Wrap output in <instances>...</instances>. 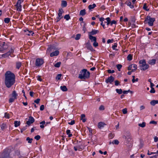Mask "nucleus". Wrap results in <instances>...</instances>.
Returning a JSON list of instances; mask_svg holds the SVG:
<instances>
[{
  "mask_svg": "<svg viewBox=\"0 0 158 158\" xmlns=\"http://www.w3.org/2000/svg\"><path fill=\"white\" fill-rule=\"evenodd\" d=\"M138 126L142 128L146 126V123L144 122H143L142 123H139Z\"/></svg>",
  "mask_w": 158,
  "mask_h": 158,
  "instance_id": "29",
  "label": "nucleus"
},
{
  "mask_svg": "<svg viewBox=\"0 0 158 158\" xmlns=\"http://www.w3.org/2000/svg\"><path fill=\"white\" fill-rule=\"evenodd\" d=\"M37 77V80L40 81H42V79L41 78V76H38Z\"/></svg>",
  "mask_w": 158,
  "mask_h": 158,
  "instance_id": "64",
  "label": "nucleus"
},
{
  "mask_svg": "<svg viewBox=\"0 0 158 158\" xmlns=\"http://www.w3.org/2000/svg\"><path fill=\"white\" fill-rule=\"evenodd\" d=\"M123 137L125 139V142L127 143H128L131 139V134L129 132H127Z\"/></svg>",
  "mask_w": 158,
  "mask_h": 158,
  "instance_id": "6",
  "label": "nucleus"
},
{
  "mask_svg": "<svg viewBox=\"0 0 158 158\" xmlns=\"http://www.w3.org/2000/svg\"><path fill=\"white\" fill-rule=\"evenodd\" d=\"M5 117L7 118H10L9 114L7 113H5Z\"/></svg>",
  "mask_w": 158,
  "mask_h": 158,
  "instance_id": "49",
  "label": "nucleus"
},
{
  "mask_svg": "<svg viewBox=\"0 0 158 158\" xmlns=\"http://www.w3.org/2000/svg\"><path fill=\"white\" fill-rule=\"evenodd\" d=\"M117 68L119 71H120V69L122 67V65L120 64H118L116 65Z\"/></svg>",
  "mask_w": 158,
  "mask_h": 158,
  "instance_id": "42",
  "label": "nucleus"
},
{
  "mask_svg": "<svg viewBox=\"0 0 158 158\" xmlns=\"http://www.w3.org/2000/svg\"><path fill=\"white\" fill-rule=\"evenodd\" d=\"M18 94H17L16 91L14 90L12 93L11 96L12 97L14 98L17 99Z\"/></svg>",
  "mask_w": 158,
  "mask_h": 158,
  "instance_id": "18",
  "label": "nucleus"
},
{
  "mask_svg": "<svg viewBox=\"0 0 158 158\" xmlns=\"http://www.w3.org/2000/svg\"><path fill=\"white\" fill-rule=\"evenodd\" d=\"M10 44L9 43L5 42H2L0 43V52H4L7 48H10L8 52L2 55L3 57H6L14 52V47L10 46Z\"/></svg>",
  "mask_w": 158,
  "mask_h": 158,
  "instance_id": "2",
  "label": "nucleus"
},
{
  "mask_svg": "<svg viewBox=\"0 0 158 158\" xmlns=\"http://www.w3.org/2000/svg\"><path fill=\"white\" fill-rule=\"evenodd\" d=\"M132 68H133V69H132V71L134 72L137 69V65L135 64H132Z\"/></svg>",
  "mask_w": 158,
  "mask_h": 158,
  "instance_id": "31",
  "label": "nucleus"
},
{
  "mask_svg": "<svg viewBox=\"0 0 158 158\" xmlns=\"http://www.w3.org/2000/svg\"><path fill=\"white\" fill-rule=\"evenodd\" d=\"M16 98H14L11 97L9 99V102L10 103H11L14 102Z\"/></svg>",
  "mask_w": 158,
  "mask_h": 158,
  "instance_id": "43",
  "label": "nucleus"
},
{
  "mask_svg": "<svg viewBox=\"0 0 158 158\" xmlns=\"http://www.w3.org/2000/svg\"><path fill=\"white\" fill-rule=\"evenodd\" d=\"M44 109V105H41L40 107V110H43Z\"/></svg>",
  "mask_w": 158,
  "mask_h": 158,
  "instance_id": "61",
  "label": "nucleus"
},
{
  "mask_svg": "<svg viewBox=\"0 0 158 158\" xmlns=\"http://www.w3.org/2000/svg\"><path fill=\"white\" fill-rule=\"evenodd\" d=\"M44 63V60L42 58H37L35 60V65L37 67H40Z\"/></svg>",
  "mask_w": 158,
  "mask_h": 158,
  "instance_id": "8",
  "label": "nucleus"
},
{
  "mask_svg": "<svg viewBox=\"0 0 158 158\" xmlns=\"http://www.w3.org/2000/svg\"><path fill=\"white\" fill-rule=\"evenodd\" d=\"M86 14L85 9H84L80 10V15L82 16H84Z\"/></svg>",
  "mask_w": 158,
  "mask_h": 158,
  "instance_id": "22",
  "label": "nucleus"
},
{
  "mask_svg": "<svg viewBox=\"0 0 158 158\" xmlns=\"http://www.w3.org/2000/svg\"><path fill=\"white\" fill-rule=\"evenodd\" d=\"M5 84L6 87L10 88L15 82V74L10 71L6 72L5 75Z\"/></svg>",
  "mask_w": 158,
  "mask_h": 158,
  "instance_id": "1",
  "label": "nucleus"
},
{
  "mask_svg": "<svg viewBox=\"0 0 158 158\" xmlns=\"http://www.w3.org/2000/svg\"><path fill=\"white\" fill-rule=\"evenodd\" d=\"M150 92L151 93H154L155 92L154 89L153 88H151V89Z\"/></svg>",
  "mask_w": 158,
  "mask_h": 158,
  "instance_id": "53",
  "label": "nucleus"
},
{
  "mask_svg": "<svg viewBox=\"0 0 158 158\" xmlns=\"http://www.w3.org/2000/svg\"><path fill=\"white\" fill-rule=\"evenodd\" d=\"M93 45L95 47H97L98 46V43L96 42V41L94 42Z\"/></svg>",
  "mask_w": 158,
  "mask_h": 158,
  "instance_id": "48",
  "label": "nucleus"
},
{
  "mask_svg": "<svg viewBox=\"0 0 158 158\" xmlns=\"http://www.w3.org/2000/svg\"><path fill=\"white\" fill-rule=\"evenodd\" d=\"M23 2V0H19L15 6H16V10L19 11H21L22 10V6L21 5V3Z\"/></svg>",
  "mask_w": 158,
  "mask_h": 158,
  "instance_id": "9",
  "label": "nucleus"
},
{
  "mask_svg": "<svg viewBox=\"0 0 158 158\" xmlns=\"http://www.w3.org/2000/svg\"><path fill=\"white\" fill-rule=\"evenodd\" d=\"M106 124L103 122H100L98 123V126L99 128L101 129Z\"/></svg>",
  "mask_w": 158,
  "mask_h": 158,
  "instance_id": "19",
  "label": "nucleus"
},
{
  "mask_svg": "<svg viewBox=\"0 0 158 158\" xmlns=\"http://www.w3.org/2000/svg\"><path fill=\"white\" fill-rule=\"evenodd\" d=\"M26 140L28 141V143H32L33 139L32 138H30L29 137H28L26 138Z\"/></svg>",
  "mask_w": 158,
  "mask_h": 158,
  "instance_id": "37",
  "label": "nucleus"
},
{
  "mask_svg": "<svg viewBox=\"0 0 158 158\" xmlns=\"http://www.w3.org/2000/svg\"><path fill=\"white\" fill-rule=\"evenodd\" d=\"M59 53V52L58 51L56 50L55 51L52 52L50 54V56L51 57H53L55 56H57Z\"/></svg>",
  "mask_w": 158,
  "mask_h": 158,
  "instance_id": "14",
  "label": "nucleus"
},
{
  "mask_svg": "<svg viewBox=\"0 0 158 158\" xmlns=\"http://www.w3.org/2000/svg\"><path fill=\"white\" fill-rule=\"evenodd\" d=\"M40 124L41 125L40 127L41 128H44V125L45 124V122L44 121H42L40 123Z\"/></svg>",
  "mask_w": 158,
  "mask_h": 158,
  "instance_id": "25",
  "label": "nucleus"
},
{
  "mask_svg": "<svg viewBox=\"0 0 158 158\" xmlns=\"http://www.w3.org/2000/svg\"><path fill=\"white\" fill-rule=\"evenodd\" d=\"M89 38L91 42H94L96 41L97 38L91 35H89Z\"/></svg>",
  "mask_w": 158,
  "mask_h": 158,
  "instance_id": "17",
  "label": "nucleus"
},
{
  "mask_svg": "<svg viewBox=\"0 0 158 158\" xmlns=\"http://www.w3.org/2000/svg\"><path fill=\"white\" fill-rule=\"evenodd\" d=\"M139 63L140 64V69L141 70H145L149 67V65L146 64V60L144 59L140 60Z\"/></svg>",
  "mask_w": 158,
  "mask_h": 158,
  "instance_id": "5",
  "label": "nucleus"
},
{
  "mask_svg": "<svg viewBox=\"0 0 158 158\" xmlns=\"http://www.w3.org/2000/svg\"><path fill=\"white\" fill-rule=\"evenodd\" d=\"M40 99L39 98H37L36 100H35L34 101V102L38 104L39 103Z\"/></svg>",
  "mask_w": 158,
  "mask_h": 158,
  "instance_id": "58",
  "label": "nucleus"
},
{
  "mask_svg": "<svg viewBox=\"0 0 158 158\" xmlns=\"http://www.w3.org/2000/svg\"><path fill=\"white\" fill-rule=\"evenodd\" d=\"M122 112L123 114H125L127 113V109L126 108L122 110Z\"/></svg>",
  "mask_w": 158,
  "mask_h": 158,
  "instance_id": "47",
  "label": "nucleus"
},
{
  "mask_svg": "<svg viewBox=\"0 0 158 158\" xmlns=\"http://www.w3.org/2000/svg\"><path fill=\"white\" fill-rule=\"evenodd\" d=\"M130 91V90L129 89L128 90H124L123 92L124 94H127Z\"/></svg>",
  "mask_w": 158,
  "mask_h": 158,
  "instance_id": "59",
  "label": "nucleus"
},
{
  "mask_svg": "<svg viewBox=\"0 0 158 158\" xmlns=\"http://www.w3.org/2000/svg\"><path fill=\"white\" fill-rule=\"evenodd\" d=\"M96 6V4L94 3L92 5H89L88 6V8L89 10H91L94 8Z\"/></svg>",
  "mask_w": 158,
  "mask_h": 158,
  "instance_id": "24",
  "label": "nucleus"
},
{
  "mask_svg": "<svg viewBox=\"0 0 158 158\" xmlns=\"http://www.w3.org/2000/svg\"><path fill=\"white\" fill-rule=\"evenodd\" d=\"M116 92L119 94H121L123 92L122 90L121 89H116Z\"/></svg>",
  "mask_w": 158,
  "mask_h": 158,
  "instance_id": "33",
  "label": "nucleus"
},
{
  "mask_svg": "<svg viewBox=\"0 0 158 158\" xmlns=\"http://www.w3.org/2000/svg\"><path fill=\"white\" fill-rule=\"evenodd\" d=\"M20 122L19 121H15L14 122V124L15 126V127H17L19 126L20 125Z\"/></svg>",
  "mask_w": 158,
  "mask_h": 158,
  "instance_id": "28",
  "label": "nucleus"
},
{
  "mask_svg": "<svg viewBox=\"0 0 158 158\" xmlns=\"http://www.w3.org/2000/svg\"><path fill=\"white\" fill-rule=\"evenodd\" d=\"M126 4L128 6H130V7L132 9L134 7V6L133 5H132L131 2L127 1L126 2Z\"/></svg>",
  "mask_w": 158,
  "mask_h": 158,
  "instance_id": "20",
  "label": "nucleus"
},
{
  "mask_svg": "<svg viewBox=\"0 0 158 158\" xmlns=\"http://www.w3.org/2000/svg\"><path fill=\"white\" fill-rule=\"evenodd\" d=\"M85 48H86L87 49L90 50L91 51H93L94 50V49L91 46V45L89 43L87 42L85 44Z\"/></svg>",
  "mask_w": 158,
  "mask_h": 158,
  "instance_id": "12",
  "label": "nucleus"
},
{
  "mask_svg": "<svg viewBox=\"0 0 158 158\" xmlns=\"http://www.w3.org/2000/svg\"><path fill=\"white\" fill-rule=\"evenodd\" d=\"M67 5V2L65 1H62L61 6L63 7H65Z\"/></svg>",
  "mask_w": 158,
  "mask_h": 158,
  "instance_id": "23",
  "label": "nucleus"
},
{
  "mask_svg": "<svg viewBox=\"0 0 158 158\" xmlns=\"http://www.w3.org/2000/svg\"><path fill=\"white\" fill-rule=\"evenodd\" d=\"M64 18L66 19L67 20H69L70 19V17L69 15H65L64 17Z\"/></svg>",
  "mask_w": 158,
  "mask_h": 158,
  "instance_id": "38",
  "label": "nucleus"
},
{
  "mask_svg": "<svg viewBox=\"0 0 158 158\" xmlns=\"http://www.w3.org/2000/svg\"><path fill=\"white\" fill-rule=\"evenodd\" d=\"M24 31L25 32L26 34L29 36L32 35L34 33L33 31L27 29L25 30Z\"/></svg>",
  "mask_w": 158,
  "mask_h": 158,
  "instance_id": "13",
  "label": "nucleus"
},
{
  "mask_svg": "<svg viewBox=\"0 0 158 158\" xmlns=\"http://www.w3.org/2000/svg\"><path fill=\"white\" fill-rule=\"evenodd\" d=\"M119 141L117 139H115L112 142V143L113 144H115L116 145H118L119 143Z\"/></svg>",
  "mask_w": 158,
  "mask_h": 158,
  "instance_id": "35",
  "label": "nucleus"
},
{
  "mask_svg": "<svg viewBox=\"0 0 158 158\" xmlns=\"http://www.w3.org/2000/svg\"><path fill=\"white\" fill-rule=\"evenodd\" d=\"M35 119L34 118L31 116H30L29 117L28 120L27 122L26 123L28 126H30L31 124L33 123Z\"/></svg>",
  "mask_w": 158,
  "mask_h": 158,
  "instance_id": "10",
  "label": "nucleus"
},
{
  "mask_svg": "<svg viewBox=\"0 0 158 158\" xmlns=\"http://www.w3.org/2000/svg\"><path fill=\"white\" fill-rule=\"evenodd\" d=\"M132 69V64L130 65L128 67V69L129 70H131Z\"/></svg>",
  "mask_w": 158,
  "mask_h": 158,
  "instance_id": "57",
  "label": "nucleus"
},
{
  "mask_svg": "<svg viewBox=\"0 0 158 158\" xmlns=\"http://www.w3.org/2000/svg\"><path fill=\"white\" fill-rule=\"evenodd\" d=\"M64 12L62 8L59 9L58 15L56 19V22H59L63 18V16H62V15Z\"/></svg>",
  "mask_w": 158,
  "mask_h": 158,
  "instance_id": "7",
  "label": "nucleus"
},
{
  "mask_svg": "<svg viewBox=\"0 0 158 158\" xmlns=\"http://www.w3.org/2000/svg\"><path fill=\"white\" fill-rule=\"evenodd\" d=\"M60 88L63 91H66L68 90L66 87L65 85L61 86L60 87Z\"/></svg>",
  "mask_w": 158,
  "mask_h": 158,
  "instance_id": "26",
  "label": "nucleus"
},
{
  "mask_svg": "<svg viewBox=\"0 0 158 158\" xmlns=\"http://www.w3.org/2000/svg\"><path fill=\"white\" fill-rule=\"evenodd\" d=\"M27 128V126L23 127L21 129V132L22 133L24 131H25Z\"/></svg>",
  "mask_w": 158,
  "mask_h": 158,
  "instance_id": "44",
  "label": "nucleus"
},
{
  "mask_svg": "<svg viewBox=\"0 0 158 158\" xmlns=\"http://www.w3.org/2000/svg\"><path fill=\"white\" fill-rule=\"evenodd\" d=\"M66 133L68 135V137H70L72 136V134H70V130H67L66 131Z\"/></svg>",
  "mask_w": 158,
  "mask_h": 158,
  "instance_id": "32",
  "label": "nucleus"
},
{
  "mask_svg": "<svg viewBox=\"0 0 158 158\" xmlns=\"http://www.w3.org/2000/svg\"><path fill=\"white\" fill-rule=\"evenodd\" d=\"M156 61L155 59L150 60L148 61V63L151 65H154L156 63Z\"/></svg>",
  "mask_w": 158,
  "mask_h": 158,
  "instance_id": "15",
  "label": "nucleus"
},
{
  "mask_svg": "<svg viewBox=\"0 0 158 158\" xmlns=\"http://www.w3.org/2000/svg\"><path fill=\"white\" fill-rule=\"evenodd\" d=\"M106 20L107 21H105L104 23H106L107 25H108L110 23V18L108 17L106 19Z\"/></svg>",
  "mask_w": 158,
  "mask_h": 158,
  "instance_id": "27",
  "label": "nucleus"
},
{
  "mask_svg": "<svg viewBox=\"0 0 158 158\" xmlns=\"http://www.w3.org/2000/svg\"><path fill=\"white\" fill-rule=\"evenodd\" d=\"M21 66V63L20 62H18L16 63V68L18 69H19Z\"/></svg>",
  "mask_w": 158,
  "mask_h": 158,
  "instance_id": "40",
  "label": "nucleus"
},
{
  "mask_svg": "<svg viewBox=\"0 0 158 158\" xmlns=\"http://www.w3.org/2000/svg\"><path fill=\"white\" fill-rule=\"evenodd\" d=\"M108 73H114L115 71L114 70H111L109 69L107 70Z\"/></svg>",
  "mask_w": 158,
  "mask_h": 158,
  "instance_id": "54",
  "label": "nucleus"
},
{
  "mask_svg": "<svg viewBox=\"0 0 158 158\" xmlns=\"http://www.w3.org/2000/svg\"><path fill=\"white\" fill-rule=\"evenodd\" d=\"M61 64V62H58L54 64V66L56 68H59L60 67Z\"/></svg>",
  "mask_w": 158,
  "mask_h": 158,
  "instance_id": "36",
  "label": "nucleus"
},
{
  "mask_svg": "<svg viewBox=\"0 0 158 158\" xmlns=\"http://www.w3.org/2000/svg\"><path fill=\"white\" fill-rule=\"evenodd\" d=\"M10 21V19L8 18H5L4 19V21L6 23H8Z\"/></svg>",
  "mask_w": 158,
  "mask_h": 158,
  "instance_id": "39",
  "label": "nucleus"
},
{
  "mask_svg": "<svg viewBox=\"0 0 158 158\" xmlns=\"http://www.w3.org/2000/svg\"><path fill=\"white\" fill-rule=\"evenodd\" d=\"M114 83H115V85L116 86L118 85L119 83V81L117 80L115 81H114Z\"/></svg>",
  "mask_w": 158,
  "mask_h": 158,
  "instance_id": "63",
  "label": "nucleus"
},
{
  "mask_svg": "<svg viewBox=\"0 0 158 158\" xmlns=\"http://www.w3.org/2000/svg\"><path fill=\"white\" fill-rule=\"evenodd\" d=\"M117 47V44L116 43H115L114 45H113L112 47V48L114 50L116 49L115 48Z\"/></svg>",
  "mask_w": 158,
  "mask_h": 158,
  "instance_id": "60",
  "label": "nucleus"
},
{
  "mask_svg": "<svg viewBox=\"0 0 158 158\" xmlns=\"http://www.w3.org/2000/svg\"><path fill=\"white\" fill-rule=\"evenodd\" d=\"M89 75V72L86 69H84L80 72L78 77L81 79H85L88 78Z\"/></svg>",
  "mask_w": 158,
  "mask_h": 158,
  "instance_id": "3",
  "label": "nucleus"
},
{
  "mask_svg": "<svg viewBox=\"0 0 158 158\" xmlns=\"http://www.w3.org/2000/svg\"><path fill=\"white\" fill-rule=\"evenodd\" d=\"M127 60L129 61L131 60L132 59V56L131 54H129L127 56Z\"/></svg>",
  "mask_w": 158,
  "mask_h": 158,
  "instance_id": "34",
  "label": "nucleus"
},
{
  "mask_svg": "<svg viewBox=\"0 0 158 158\" xmlns=\"http://www.w3.org/2000/svg\"><path fill=\"white\" fill-rule=\"evenodd\" d=\"M81 36V35L80 34H77L76 35V37L75 38V40H79Z\"/></svg>",
  "mask_w": 158,
  "mask_h": 158,
  "instance_id": "41",
  "label": "nucleus"
},
{
  "mask_svg": "<svg viewBox=\"0 0 158 158\" xmlns=\"http://www.w3.org/2000/svg\"><path fill=\"white\" fill-rule=\"evenodd\" d=\"M75 123V121L74 120H71L70 122H69L68 124L70 125H73Z\"/></svg>",
  "mask_w": 158,
  "mask_h": 158,
  "instance_id": "56",
  "label": "nucleus"
},
{
  "mask_svg": "<svg viewBox=\"0 0 158 158\" xmlns=\"http://www.w3.org/2000/svg\"><path fill=\"white\" fill-rule=\"evenodd\" d=\"M110 23L111 25H112L113 24H115L116 23V22L115 20H113L111 22H110Z\"/></svg>",
  "mask_w": 158,
  "mask_h": 158,
  "instance_id": "55",
  "label": "nucleus"
},
{
  "mask_svg": "<svg viewBox=\"0 0 158 158\" xmlns=\"http://www.w3.org/2000/svg\"><path fill=\"white\" fill-rule=\"evenodd\" d=\"M155 20V19L154 18H151L150 16L148 15L145 19L144 23L148 24L150 26H152L153 25Z\"/></svg>",
  "mask_w": 158,
  "mask_h": 158,
  "instance_id": "4",
  "label": "nucleus"
},
{
  "mask_svg": "<svg viewBox=\"0 0 158 158\" xmlns=\"http://www.w3.org/2000/svg\"><path fill=\"white\" fill-rule=\"evenodd\" d=\"M105 109L103 105H101L99 107V110H104Z\"/></svg>",
  "mask_w": 158,
  "mask_h": 158,
  "instance_id": "50",
  "label": "nucleus"
},
{
  "mask_svg": "<svg viewBox=\"0 0 158 158\" xmlns=\"http://www.w3.org/2000/svg\"><path fill=\"white\" fill-rule=\"evenodd\" d=\"M143 9L144 10L147 11H148L149 10V9L148 8V7L147 6V4L146 3L144 4Z\"/></svg>",
  "mask_w": 158,
  "mask_h": 158,
  "instance_id": "30",
  "label": "nucleus"
},
{
  "mask_svg": "<svg viewBox=\"0 0 158 158\" xmlns=\"http://www.w3.org/2000/svg\"><path fill=\"white\" fill-rule=\"evenodd\" d=\"M149 151H148V152L147 153L148 155H151L152 154H154L155 153H158V151H156V152H151V154H149Z\"/></svg>",
  "mask_w": 158,
  "mask_h": 158,
  "instance_id": "51",
  "label": "nucleus"
},
{
  "mask_svg": "<svg viewBox=\"0 0 158 158\" xmlns=\"http://www.w3.org/2000/svg\"><path fill=\"white\" fill-rule=\"evenodd\" d=\"M154 141L155 142H157L158 141V137L156 136L154 137Z\"/></svg>",
  "mask_w": 158,
  "mask_h": 158,
  "instance_id": "62",
  "label": "nucleus"
},
{
  "mask_svg": "<svg viewBox=\"0 0 158 158\" xmlns=\"http://www.w3.org/2000/svg\"><path fill=\"white\" fill-rule=\"evenodd\" d=\"M114 78L112 76H110L106 80V83H111L114 80Z\"/></svg>",
  "mask_w": 158,
  "mask_h": 158,
  "instance_id": "11",
  "label": "nucleus"
},
{
  "mask_svg": "<svg viewBox=\"0 0 158 158\" xmlns=\"http://www.w3.org/2000/svg\"><path fill=\"white\" fill-rule=\"evenodd\" d=\"M114 136V134H112V133H110L109 134V137L110 139H112Z\"/></svg>",
  "mask_w": 158,
  "mask_h": 158,
  "instance_id": "45",
  "label": "nucleus"
},
{
  "mask_svg": "<svg viewBox=\"0 0 158 158\" xmlns=\"http://www.w3.org/2000/svg\"><path fill=\"white\" fill-rule=\"evenodd\" d=\"M35 139H36V140H38L40 139V137L39 135H37L35 136L34 137Z\"/></svg>",
  "mask_w": 158,
  "mask_h": 158,
  "instance_id": "52",
  "label": "nucleus"
},
{
  "mask_svg": "<svg viewBox=\"0 0 158 158\" xmlns=\"http://www.w3.org/2000/svg\"><path fill=\"white\" fill-rule=\"evenodd\" d=\"M62 75L61 74H58L56 77V79L58 80L60 79Z\"/></svg>",
  "mask_w": 158,
  "mask_h": 158,
  "instance_id": "46",
  "label": "nucleus"
},
{
  "mask_svg": "<svg viewBox=\"0 0 158 158\" xmlns=\"http://www.w3.org/2000/svg\"><path fill=\"white\" fill-rule=\"evenodd\" d=\"M158 103V101L153 100L150 102V104L153 106H155L156 104Z\"/></svg>",
  "mask_w": 158,
  "mask_h": 158,
  "instance_id": "21",
  "label": "nucleus"
},
{
  "mask_svg": "<svg viewBox=\"0 0 158 158\" xmlns=\"http://www.w3.org/2000/svg\"><path fill=\"white\" fill-rule=\"evenodd\" d=\"M99 32V31L97 30H93L92 31L89 33V35H94Z\"/></svg>",
  "mask_w": 158,
  "mask_h": 158,
  "instance_id": "16",
  "label": "nucleus"
}]
</instances>
